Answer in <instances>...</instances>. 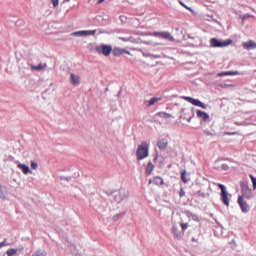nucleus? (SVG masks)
I'll use <instances>...</instances> for the list:
<instances>
[{
  "instance_id": "nucleus-28",
  "label": "nucleus",
  "mask_w": 256,
  "mask_h": 256,
  "mask_svg": "<svg viewBox=\"0 0 256 256\" xmlns=\"http://www.w3.org/2000/svg\"><path fill=\"white\" fill-rule=\"evenodd\" d=\"M158 116L161 118H168L170 115H168L166 112H158Z\"/></svg>"
},
{
  "instance_id": "nucleus-17",
  "label": "nucleus",
  "mask_w": 256,
  "mask_h": 256,
  "mask_svg": "<svg viewBox=\"0 0 256 256\" xmlns=\"http://www.w3.org/2000/svg\"><path fill=\"white\" fill-rule=\"evenodd\" d=\"M155 169V165L150 161L148 165H146V176H151Z\"/></svg>"
},
{
  "instance_id": "nucleus-24",
  "label": "nucleus",
  "mask_w": 256,
  "mask_h": 256,
  "mask_svg": "<svg viewBox=\"0 0 256 256\" xmlns=\"http://www.w3.org/2000/svg\"><path fill=\"white\" fill-rule=\"evenodd\" d=\"M17 250L16 249H10L6 252L7 256H14L17 254Z\"/></svg>"
},
{
  "instance_id": "nucleus-37",
  "label": "nucleus",
  "mask_w": 256,
  "mask_h": 256,
  "mask_svg": "<svg viewBox=\"0 0 256 256\" xmlns=\"http://www.w3.org/2000/svg\"><path fill=\"white\" fill-rule=\"evenodd\" d=\"M71 0H64V2H70Z\"/></svg>"
},
{
  "instance_id": "nucleus-13",
  "label": "nucleus",
  "mask_w": 256,
  "mask_h": 256,
  "mask_svg": "<svg viewBox=\"0 0 256 256\" xmlns=\"http://www.w3.org/2000/svg\"><path fill=\"white\" fill-rule=\"evenodd\" d=\"M196 115H197L198 118H201L204 121L210 120L209 114H207L206 112H204L202 110H197Z\"/></svg>"
},
{
  "instance_id": "nucleus-21",
  "label": "nucleus",
  "mask_w": 256,
  "mask_h": 256,
  "mask_svg": "<svg viewBox=\"0 0 256 256\" xmlns=\"http://www.w3.org/2000/svg\"><path fill=\"white\" fill-rule=\"evenodd\" d=\"M172 233H173L174 237L177 239H179L181 237L180 230L175 226L172 227Z\"/></svg>"
},
{
  "instance_id": "nucleus-3",
  "label": "nucleus",
  "mask_w": 256,
  "mask_h": 256,
  "mask_svg": "<svg viewBox=\"0 0 256 256\" xmlns=\"http://www.w3.org/2000/svg\"><path fill=\"white\" fill-rule=\"evenodd\" d=\"M136 155L138 161L146 159V157L149 155V144L147 142H142V144H140L138 147Z\"/></svg>"
},
{
  "instance_id": "nucleus-12",
  "label": "nucleus",
  "mask_w": 256,
  "mask_h": 256,
  "mask_svg": "<svg viewBox=\"0 0 256 256\" xmlns=\"http://www.w3.org/2000/svg\"><path fill=\"white\" fill-rule=\"evenodd\" d=\"M242 46L244 47V49L246 50H251V49H255L256 48V42L249 40L247 42H243Z\"/></svg>"
},
{
  "instance_id": "nucleus-6",
  "label": "nucleus",
  "mask_w": 256,
  "mask_h": 256,
  "mask_svg": "<svg viewBox=\"0 0 256 256\" xmlns=\"http://www.w3.org/2000/svg\"><path fill=\"white\" fill-rule=\"evenodd\" d=\"M217 186L221 190V198H222L223 204L225 206L229 207L230 206V199H229V194L227 192L226 186L224 184H221V183H218Z\"/></svg>"
},
{
  "instance_id": "nucleus-1",
  "label": "nucleus",
  "mask_w": 256,
  "mask_h": 256,
  "mask_svg": "<svg viewBox=\"0 0 256 256\" xmlns=\"http://www.w3.org/2000/svg\"><path fill=\"white\" fill-rule=\"evenodd\" d=\"M146 35L158 37V38H161V39H164V40H168L170 42H175L174 36L168 31L148 32V33H146Z\"/></svg>"
},
{
  "instance_id": "nucleus-31",
  "label": "nucleus",
  "mask_w": 256,
  "mask_h": 256,
  "mask_svg": "<svg viewBox=\"0 0 256 256\" xmlns=\"http://www.w3.org/2000/svg\"><path fill=\"white\" fill-rule=\"evenodd\" d=\"M53 7L57 8L59 6V0H51Z\"/></svg>"
},
{
  "instance_id": "nucleus-11",
  "label": "nucleus",
  "mask_w": 256,
  "mask_h": 256,
  "mask_svg": "<svg viewBox=\"0 0 256 256\" xmlns=\"http://www.w3.org/2000/svg\"><path fill=\"white\" fill-rule=\"evenodd\" d=\"M113 54L115 57H119L124 54L130 55V52L128 50H125L124 48H114Z\"/></svg>"
},
{
  "instance_id": "nucleus-32",
  "label": "nucleus",
  "mask_w": 256,
  "mask_h": 256,
  "mask_svg": "<svg viewBox=\"0 0 256 256\" xmlns=\"http://www.w3.org/2000/svg\"><path fill=\"white\" fill-rule=\"evenodd\" d=\"M7 246V240H3V242H0V249Z\"/></svg>"
},
{
  "instance_id": "nucleus-26",
  "label": "nucleus",
  "mask_w": 256,
  "mask_h": 256,
  "mask_svg": "<svg viewBox=\"0 0 256 256\" xmlns=\"http://www.w3.org/2000/svg\"><path fill=\"white\" fill-rule=\"evenodd\" d=\"M180 227H181V230H182L183 232H185V231L188 229L189 224H188V223H181V224H180Z\"/></svg>"
},
{
  "instance_id": "nucleus-5",
  "label": "nucleus",
  "mask_w": 256,
  "mask_h": 256,
  "mask_svg": "<svg viewBox=\"0 0 256 256\" xmlns=\"http://www.w3.org/2000/svg\"><path fill=\"white\" fill-rule=\"evenodd\" d=\"M241 192L242 195L240 197H243V199H252L253 192L251 188H249V183L245 181L240 182Z\"/></svg>"
},
{
  "instance_id": "nucleus-38",
  "label": "nucleus",
  "mask_w": 256,
  "mask_h": 256,
  "mask_svg": "<svg viewBox=\"0 0 256 256\" xmlns=\"http://www.w3.org/2000/svg\"><path fill=\"white\" fill-rule=\"evenodd\" d=\"M181 5H182L183 7H186V5H184L183 3H181Z\"/></svg>"
},
{
  "instance_id": "nucleus-36",
  "label": "nucleus",
  "mask_w": 256,
  "mask_h": 256,
  "mask_svg": "<svg viewBox=\"0 0 256 256\" xmlns=\"http://www.w3.org/2000/svg\"><path fill=\"white\" fill-rule=\"evenodd\" d=\"M104 1H105V0H99V1H98V4L100 5V4H102Z\"/></svg>"
},
{
  "instance_id": "nucleus-2",
  "label": "nucleus",
  "mask_w": 256,
  "mask_h": 256,
  "mask_svg": "<svg viewBox=\"0 0 256 256\" xmlns=\"http://www.w3.org/2000/svg\"><path fill=\"white\" fill-rule=\"evenodd\" d=\"M146 35L158 37V38H161V39H164V40H168L170 42H175L174 36L168 31L148 32V33H146Z\"/></svg>"
},
{
  "instance_id": "nucleus-23",
  "label": "nucleus",
  "mask_w": 256,
  "mask_h": 256,
  "mask_svg": "<svg viewBox=\"0 0 256 256\" xmlns=\"http://www.w3.org/2000/svg\"><path fill=\"white\" fill-rule=\"evenodd\" d=\"M249 177L252 182L253 190H256V177H254L252 174H250Z\"/></svg>"
},
{
  "instance_id": "nucleus-10",
  "label": "nucleus",
  "mask_w": 256,
  "mask_h": 256,
  "mask_svg": "<svg viewBox=\"0 0 256 256\" xmlns=\"http://www.w3.org/2000/svg\"><path fill=\"white\" fill-rule=\"evenodd\" d=\"M238 204L243 213L249 212V204L243 200V196L238 197Z\"/></svg>"
},
{
  "instance_id": "nucleus-9",
  "label": "nucleus",
  "mask_w": 256,
  "mask_h": 256,
  "mask_svg": "<svg viewBox=\"0 0 256 256\" xmlns=\"http://www.w3.org/2000/svg\"><path fill=\"white\" fill-rule=\"evenodd\" d=\"M95 34L96 30H80L72 33L73 36L78 37L94 36Z\"/></svg>"
},
{
  "instance_id": "nucleus-30",
  "label": "nucleus",
  "mask_w": 256,
  "mask_h": 256,
  "mask_svg": "<svg viewBox=\"0 0 256 256\" xmlns=\"http://www.w3.org/2000/svg\"><path fill=\"white\" fill-rule=\"evenodd\" d=\"M32 256H47L43 251L39 250L35 252Z\"/></svg>"
},
{
  "instance_id": "nucleus-34",
  "label": "nucleus",
  "mask_w": 256,
  "mask_h": 256,
  "mask_svg": "<svg viewBox=\"0 0 256 256\" xmlns=\"http://www.w3.org/2000/svg\"><path fill=\"white\" fill-rule=\"evenodd\" d=\"M2 197H4V193H3L2 187L0 186V198Z\"/></svg>"
},
{
  "instance_id": "nucleus-4",
  "label": "nucleus",
  "mask_w": 256,
  "mask_h": 256,
  "mask_svg": "<svg viewBox=\"0 0 256 256\" xmlns=\"http://www.w3.org/2000/svg\"><path fill=\"white\" fill-rule=\"evenodd\" d=\"M233 43L232 39H227L225 41H221L216 37L210 39V46L213 48H223L231 45Z\"/></svg>"
},
{
  "instance_id": "nucleus-18",
  "label": "nucleus",
  "mask_w": 256,
  "mask_h": 256,
  "mask_svg": "<svg viewBox=\"0 0 256 256\" xmlns=\"http://www.w3.org/2000/svg\"><path fill=\"white\" fill-rule=\"evenodd\" d=\"M47 68V64H38V66H33V64H31V69L34 71H42L45 70Z\"/></svg>"
},
{
  "instance_id": "nucleus-33",
  "label": "nucleus",
  "mask_w": 256,
  "mask_h": 256,
  "mask_svg": "<svg viewBox=\"0 0 256 256\" xmlns=\"http://www.w3.org/2000/svg\"><path fill=\"white\" fill-rule=\"evenodd\" d=\"M237 132H225V135H235Z\"/></svg>"
},
{
  "instance_id": "nucleus-16",
  "label": "nucleus",
  "mask_w": 256,
  "mask_h": 256,
  "mask_svg": "<svg viewBox=\"0 0 256 256\" xmlns=\"http://www.w3.org/2000/svg\"><path fill=\"white\" fill-rule=\"evenodd\" d=\"M161 100H162V98L154 97V98L144 102V105H146V107H151V106L157 104Z\"/></svg>"
},
{
  "instance_id": "nucleus-22",
  "label": "nucleus",
  "mask_w": 256,
  "mask_h": 256,
  "mask_svg": "<svg viewBox=\"0 0 256 256\" xmlns=\"http://www.w3.org/2000/svg\"><path fill=\"white\" fill-rule=\"evenodd\" d=\"M71 83L73 85H78L80 82V78L78 76H75L74 74H71Z\"/></svg>"
},
{
  "instance_id": "nucleus-7",
  "label": "nucleus",
  "mask_w": 256,
  "mask_h": 256,
  "mask_svg": "<svg viewBox=\"0 0 256 256\" xmlns=\"http://www.w3.org/2000/svg\"><path fill=\"white\" fill-rule=\"evenodd\" d=\"M96 51L97 53L102 54L105 57H108L113 51V48L111 45L103 44V45L96 46Z\"/></svg>"
},
{
  "instance_id": "nucleus-20",
  "label": "nucleus",
  "mask_w": 256,
  "mask_h": 256,
  "mask_svg": "<svg viewBox=\"0 0 256 256\" xmlns=\"http://www.w3.org/2000/svg\"><path fill=\"white\" fill-rule=\"evenodd\" d=\"M153 182H154V185H156V186H162V185H164V180H163V178H162V177H159V176L154 177Z\"/></svg>"
},
{
  "instance_id": "nucleus-8",
  "label": "nucleus",
  "mask_w": 256,
  "mask_h": 256,
  "mask_svg": "<svg viewBox=\"0 0 256 256\" xmlns=\"http://www.w3.org/2000/svg\"><path fill=\"white\" fill-rule=\"evenodd\" d=\"M182 99H184L185 101L189 102L190 104H192L194 106L201 107L202 109H207V105H205L200 100L193 99L191 97H182Z\"/></svg>"
},
{
  "instance_id": "nucleus-29",
  "label": "nucleus",
  "mask_w": 256,
  "mask_h": 256,
  "mask_svg": "<svg viewBox=\"0 0 256 256\" xmlns=\"http://www.w3.org/2000/svg\"><path fill=\"white\" fill-rule=\"evenodd\" d=\"M185 196H186V192H185L184 188H180L179 197H180V198H183V197H185Z\"/></svg>"
},
{
  "instance_id": "nucleus-35",
  "label": "nucleus",
  "mask_w": 256,
  "mask_h": 256,
  "mask_svg": "<svg viewBox=\"0 0 256 256\" xmlns=\"http://www.w3.org/2000/svg\"><path fill=\"white\" fill-rule=\"evenodd\" d=\"M153 182V179L148 180V185H151Z\"/></svg>"
},
{
  "instance_id": "nucleus-15",
  "label": "nucleus",
  "mask_w": 256,
  "mask_h": 256,
  "mask_svg": "<svg viewBox=\"0 0 256 256\" xmlns=\"http://www.w3.org/2000/svg\"><path fill=\"white\" fill-rule=\"evenodd\" d=\"M168 147V140L167 139H160L158 141V149L164 151Z\"/></svg>"
},
{
  "instance_id": "nucleus-25",
  "label": "nucleus",
  "mask_w": 256,
  "mask_h": 256,
  "mask_svg": "<svg viewBox=\"0 0 256 256\" xmlns=\"http://www.w3.org/2000/svg\"><path fill=\"white\" fill-rule=\"evenodd\" d=\"M181 180L183 183H188V180L186 178V171L181 172Z\"/></svg>"
},
{
  "instance_id": "nucleus-19",
  "label": "nucleus",
  "mask_w": 256,
  "mask_h": 256,
  "mask_svg": "<svg viewBox=\"0 0 256 256\" xmlns=\"http://www.w3.org/2000/svg\"><path fill=\"white\" fill-rule=\"evenodd\" d=\"M236 75H239V72L228 71V72H221V73H219L218 77L236 76Z\"/></svg>"
},
{
  "instance_id": "nucleus-27",
  "label": "nucleus",
  "mask_w": 256,
  "mask_h": 256,
  "mask_svg": "<svg viewBox=\"0 0 256 256\" xmlns=\"http://www.w3.org/2000/svg\"><path fill=\"white\" fill-rule=\"evenodd\" d=\"M31 169L32 170H37L38 169V163L36 161H31Z\"/></svg>"
},
{
  "instance_id": "nucleus-14",
  "label": "nucleus",
  "mask_w": 256,
  "mask_h": 256,
  "mask_svg": "<svg viewBox=\"0 0 256 256\" xmlns=\"http://www.w3.org/2000/svg\"><path fill=\"white\" fill-rule=\"evenodd\" d=\"M17 168L20 169L24 175H28L31 173L30 167L28 165L19 163L17 165Z\"/></svg>"
}]
</instances>
